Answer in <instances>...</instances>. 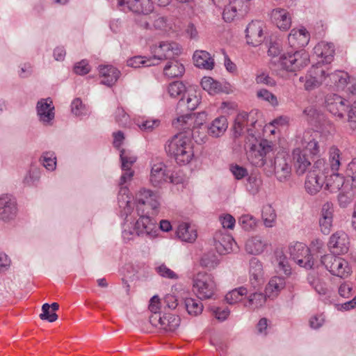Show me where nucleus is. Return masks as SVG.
<instances>
[{
    "label": "nucleus",
    "mask_w": 356,
    "mask_h": 356,
    "mask_svg": "<svg viewBox=\"0 0 356 356\" xmlns=\"http://www.w3.org/2000/svg\"><path fill=\"white\" fill-rule=\"evenodd\" d=\"M165 149L179 165L189 163L194 156L191 138L183 133L176 134L168 140Z\"/></svg>",
    "instance_id": "obj_1"
},
{
    "label": "nucleus",
    "mask_w": 356,
    "mask_h": 356,
    "mask_svg": "<svg viewBox=\"0 0 356 356\" xmlns=\"http://www.w3.org/2000/svg\"><path fill=\"white\" fill-rule=\"evenodd\" d=\"M340 151L335 147L330 149V163H327L330 172L323 175L325 188L331 193H335L341 189L344 181L343 177L337 173L340 165Z\"/></svg>",
    "instance_id": "obj_2"
},
{
    "label": "nucleus",
    "mask_w": 356,
    "mask_h": 356,
    "mask_svg": "<svg viewBox=\"0 0 356 356\" xmlns=\"http://www.w3.org/2000/svg\"><path fill=\"white\" fill-rule=\"evenodd\" d=\"M140 218L136 222L132 229H124L122 232V237L124 240L129 241L134 238V236H142L153 238L157 236V227L156 222L150 218L151 215L149 211L142 213L140 212Z\"/></svg>",
    "instance_id": "obj_3"
},
{
    "label": "nucleus",
    "mask_w": 356,
    "mask_h": 356,
    "mask_svg": "<svg viewBox=\"0 0 356 356\" xmlns=\"http://www.w3.org/2000/svg\"><path fill=\"white\" fill-rule=\"evenodd\" d=\"M348 102L336 94H330L326 96L325 106L333 116L341 120L344 114L348 112V120L349 122L356 121V101H355L348 111L349 105Z\"/></svg>",
    "instance_id": "obj_4"
},
{
    "label": "nucleus",
    "mask_w": 356,
    "mask_h": 356,
    "mask_svg": "<svg viewBox=\"0 0 356 356\" xmlns=\"http://www.w3.org/2000/svg\"><path fill=\"white\" fill-rule=\"evenodd\" d=\"M330 172V168L324 159H318L314 162L312 170L307 175L305 183L306 191L312 195H316L322 188L324 181L323 175Z\"/></svg>",
    "instance_id": "obj_5"
},
{
    "label": "nucleus",
    "mask_w": 356,
    "mask_h": 356,
    "mask_svg": "<svg viewBox=\"0 0 356 356\" xmlns=\"http://www.w3.org/2000/svg\"><path fill=\"white\" fill-rule=\"evenodd\" d=\"M279 63L284 70L295 72L309 65V56L303 49L292 50L282 54L279 58Z\"/></svg>",
    "instance_id": "obj_6"
},
{
    "label": "nucleus",
    "mask_w": 356,
    "mask_h": 356,
    "mask_svg": "<svg viewBox=\"0 0 356 356\" xmlns=\"http://www.w3.org/2000/svg\"><path fill=\"white\" fill-rule=\"evenodd\" d=\"M200 103V92L193 88H188L177 104V111L184 112L186 109L188 113L177 117L178 122L186 123L192 117V111H194Z\"/></svg>",
    "instance_id": "obj_7"
},
{
    "label": "nucleus",
    "mask_w": 356,
    "mask_h": 356,
    "mask_svg": "<svg viewBox=\"0 0 356 356\" xmlns=\"http://www.w3.org/2000/svg\"><path fill=\"white\" fill-rule=\"evenodd\" d=\"M136 202L138 214L140 212L145 213L147 211H149L152 216L159 213L160 202L159 196L156 193L145 188L141 189L136 195Z\"/></svg>",
    "instance_id": "obj_8"
},
{
    "label": "nucleus",
    "mask_w": 356,
    "mask_h": 356,
    "mask_svg": "<svg viewBox=\"0 0 356 356\" xmlns=\"http://www.w3.org/2000/svg\"><path fill=\"white\" fill-rule=\"evenodd\" d=\"M193 291L200 299H210L214 295L216 283L213 277L206 273H199L193 279Z\"/></svg>",
    "instance_id": "obj_9"
},
{
    "label": "nucleus",
    "mask_w": 356,
    "mask_h": 356,
    "mask_svg": "<svg viewBox=\"0 0 356 356\" xmlns=\"http://www.w3.org/2000/svg\"><path fill=\"white\" fill-rule=\"evenodd\" d=\"M291 258L300 267L312 269L314 266L309 248L304 243L296 242L289 247Z\"/></svg>",
    "instance_id": "obj_10"
},
{
    "label": "nucleus",
    "mask_w": 356,
    "mask_h": 356,
    "mask_svg": "<svg viewBox=\"0 0 356 356\" xmlns=\"http://www.w3.org/2000/svg\"><path fill=\"white\" fill-rule=\"evenodd\" d=\"M153 61L159 63L163 60H171L181 53V48L176 42H161L159 45L154 44L150 48Z\"/></svg>",
    "instance_id": "obj_11"
},
{
    "label": "nucleus",
    "mask_w": 356,
    "mask_h": 356,
    "mask_svg": "<svg viewBox=\"0 0 356 356\" xmlns=\"http://www.w3.org/2000/svg\"><path fill=\"white\" fill-rule=\"evenodd\" d=\"M149 323L154 327L162 329L165 332H174L179 326L180 318L171 314H152L149 318Z\"/></svg>",
    "instance_id": "obj_12"
},
{
    "label": "nucleus",
    "mask_w": 356,
    "mask_h": 356,
    "mask_svg": "<svg viewBox=\"0 0 356 356\" xmlns=\"http://www.w3.org/2000/svg\"><path fill=\"white\" fill-rule=\"evenodd\" d=\"M118 6L123 11L129 10L134 13L148 15L154 10L151 0H117Z\"/></svg>",
    "instance_id": "obj_13"
},
{
    "label": "nucleus",
    "mask_w": 356,
    "mask_h": 356,
    "mask_svg": "<svg viewBox=\"0 0 356 356\" xmlns=\"http://www.w3.org/2000/svg\"><path fill=\"white\" fill-rule=\"evenodd\" d=\"M270 143L267 140H263L258 146L253 145L248 156L252 165L257 167H262L266 164V155L272 151Z\"/></svg>",
    "instance_id": "obj_14"
},
{
    "label": "nucleus",
    "mask_w": 356,
    "mask_h": 356,
    "mask_svg": "<svg viewBox=\"0 0 356 356\" xmlns=\"http://www.w3.org/2000/svg\"><path fill=\"white\" fill-rule=\"evenodd\" d=\"M235 241L225 229H220L213 235V245L220 254H226L233 251Z\"/></svg>",
    "instance_id": "obj_15"
},
{
    "label": "nucleus",
    "mask_w": 356,
    "mask_h": 356,
    "mask_svg": "<svg viewBox=\"0 0 356 356\" xmlns=\"http://www.w3.org/2000/svg\"><path fill=\"white\" fill-rule=\"evenodd\" d=\"M17 213L16 200L10 195L0 196V220L8 222L13 220Z\"/></svg>",
    "instance_id": "obj_16"
},
{
    "label": "nucleus",
    "mask_w": 356,
    "mask_h": 356,
    "mask_svg": "<svg viewBox=\"0 0 356 356\" xmlns=\"http://www.w3.org/2000/svg\"><path fill=\"white\" fill-rule=\"evenodd\" d=\"M348 236L344 232H337L330 238L328 247L333 254H342L346 253L348 250Z\"/></svg>",
    "instance_id": "obj_17"
},
{
    "label": "nucleus",
    "mask_w": 356,
    "mask_h": 356,
    "mask_svg": "<svg viewBox=\"0 0 356 356\" xmlns=\"http://www.w3.org/2000/svg\"><path fill=\"white\" fill-rule=\"evenodd\" d=\"M263 26V22L259 20L248 24L245 29L248 44L257 47L264 41Z\"/></svg>",
    "instance_id": "obj_18"
},
{
    "label": "nucleus",
    "mask_w": 356,
    "mask_h": 356,
    "mask_svg": "<svg viewBox=\"0 0 356 356\" xmlns=\"http://www.w3.org/2000/svg\"><path fill=\"white\" fill-rule=\"evenodd\" d=\"M37 114L39 120L45 125L51 124L54 119V106L50 98L42 99L37 103Z\"/></svg>",
    "instance_id": "obj_19"
},
{
    "label": "nucleus",
    "mask_w": 356,
    "mask_h": 356,
    "mask_svg": "<svg viewBox=\"0 0 356 356\" xmlns=\"http://www.w3.org/2000/svg\"><path fill=\"white\" fill-rule=\"evenodd\" d=\"M292 158L296 172L298 175L306 172L313 160V157L302 151L301 147H296L293 150Z\"/></svg>",
    "instance_id": "obj_20"
},
{
    "label": "nucleus",
    "mask_w": 356,
    "mask_h": 356,
    "mask_svg": "<svg viewBox=\"0 0 356 356\" xmlns=\"http://www.w3.org/2000/svg\"><path fill=\"white\" fill-rule=\"evenodd\" d=\"M149 181L154 186H159L163 183H175L171 175L166 172V166L161 162L154 163L151 168Z\"/></svg>",
    "instance_id": "obj_21"
},
{
    "label": "nucleus",
    "mask_w": 356,
    "mask_h": 356,
    "mask_svg": "<svg viewBox=\"0 0 356 356\" xmlns=\"http://www.w3.org/2000/svg\"><path fill=\"white\" fill-rule=\"evenodd\" d=\"M273 167L274 173L280 181L284 182L289 179L291 168L284 154H278L275 157Z\"/></svg>",
    "instance_id": "obj_22"
},
{
    "label": "nucleus",
    "mask_w": 356,
    "mask_h": 356,
    "mask_svg": "<svg viewBox=\"0 0 356 356\" xmlns=\"http://www.w3.org/2000/svg\"><path fill=\"white\" fill-rule=\"evenodd\" d=\"M309 39L310 35L304 27L292 29L288 37L289 44L294 50L302 49L308 44Z\"/></svg>",
    "instance_id": "obj_23"
},
{
    "label": "nucleus",
    "mask_w": 356,
    "mask_h": 356,
    "mask_svg": "<svg viewBox=\"0 0 356 356\" xmlns=\"http://www.w3.org/2000/svg\"><path fill=\"white\" fill-rule=\"evenodd\" d=\"M309 156L314 157L319 154V146L310 131H305L298 141V147Z\"/></svg>",
    "instance_id": "obj_24"
},
{
    "label": "nucleus",
    "mask_w": 356,
    "mask_h": 356,
    "mask_svg": "<svg viewBox=\"0 0 356 356\" xmlns=\"http://www.w3.org/2000/svg\"><path fill=\"white\" fill-rule=\"evenodd\" d=\"M303 113L308 116L311 123L314 124L316 128L321 131H324L327 127L332 126L330 120H327L322 113L314 107L310 106L306 108Z\"/></svg>",
    "instance_id": "obj_25"
},
{
    "label": "nucleus",
    "mask_w": 356,
    "mask_h": 356,
    "mask_svg": "<svg viewBox=\"0 0 356 356\" xmlns=\"http://www.w3.org/2000/svg\"><path fill=\"white\" fill-rule=\"evenodd\" d=\"M314 51L316 56L323 58V63L328 64L333 60L335 49L332 43L321 41L314 47Z\"/></svg>",
    "instance_id": "obj_26"
},
{
    "label": "nucleus",
    "mask_w": 356,
    "mask_h": 356,
    "mask_svg": "<svg viewBox=\"0 0 356 356\" xmlns=\"http://www.w3.org/2000/svg\"><path fill=\"white\" fill-rule=\"evenodd\" d=\"M99 74L102 77L101 83L111 87L118 81L120 72L111 65H106L99 66Z\"/></svg>",
    "instance_id": "obj_27"
},
{
    "label": "nucleus",
    "mask_w": 356,
    "mask_h": 356,
    "mask_svg": "<svg viewBox=\"0 0 356 356\" xmlns=\"http://www.w3.org/2000/svg\"><path fill=\"white\" fill-rule=\"evenodd\" d=\"M271 18L277 26L283 31L289 29L291 26V19L289 13L282 8H275L272 10Z\"/></svg>",
    "instance_id": "obj_28"
},
{
    "label": "nucleus",
    "mask_w": 356,
    "mask_h": 356,
    "mask_svg": "<svg viewBox=\"0 0 356 356\" xmlns=\"http://www.w3.org/2000/svg\"><path fill=\"white\" fill-rule=\"evenodd\" d=\"M286 282L282 277L275 276L272 277L265 289V293L268 298H274L280 292L285 288Z\"/></svg>",
    "instance_id": "obj_29"
},
{
    "label": "nucleus",
    "mask_w": 356,
    "mask_h": 356,
    "mask_svg": "<svg viewBox=\"0 0 356 356\" xmlns=\"http://www.w3.org/2000/svg\"><path fill=\"white\" fill-rule=\"evenodd\" d=\"M250 282L254 288L260 285L262 282L263 267L261 263L256 258L250 261Z\"/></svg>",
    "instance_id": "obj_30"
},
{
    "label": "nucleus",
    "mask_w": 356,
    "mask_h": 356,
    "mask_svg": "<svg viewBox=\"0 0 356 356\" xmlns=\"http://www.w3.org/2000/svg\"><path fill=\"white\" fill-rule=\"evenodd\" d=\"M267 242L259 236L249 238L245 243V251L250 254H259L264 252Z\"/></svg>",
    "instance_id": "obj_31"
},
{
    "label": "nucleus",
    "mask_w": 356,
    "mask_h": 356,
    "mask_svg": "<svg viewBox=\"0 0 356 356\" xmlns=\"http://www.w3.org/2000/svg\"><path fill=\"white\" fill-rule=\"evenodd\" d=\"M243 0L230 1L224 6L222 17L225 22H230L233 21L237 15L238 10H241L243 5Z\"/></svg>",
    "instance_id": "obj_32"
},
{
    "label": "nucleus",
    "mask_w": 356,
    "mask_h": 356,
    "mask_svg": "<svg viewBox=\"0 0 356 356\" xmlns=\"http://www.w3.org/2000/svg\"><path fill=\"white\" fill-rule=\"evenodd\" d=\"M193 60L196 67L199 68L211 70L213 67V59L206 51H196L193 54Z\"/></svg>",
    "instance_id": "obj_33"
},
{
    "label": "nucleus",
    "mask_w": 356,
    "mask_h": 356,
    "mask_svg": "<svg viewBox=\"0 0 356 356\" xmlns=\"http://www.w3.org/2000/svg\"><path fill=\"white\" fill-rule=\"evenodd\" d=\"M185 72L183 64L175 59L170 60L163 68V74L168 78H177L181 76Z\"/></svg>",
    "instance_id": "obj_34"
},
{
    "label": "nucleus",
    "mask_w": 356,
    "mask_h": 356,
    "mask_svg": "<svg viewBox=\"0 0 356 356\" xmlns=\"http://www.w3.org/2000/svg\"><path fill=\"white\" fill-rule=\"evenodd\" d=\"M228 123L226 117L220 116L216 118L208 127V134L213 137L222 136L227 130Z\"/></svg>",
    "instance_id": "obj_35"
},
{
    "label": "nucleus",
    "mask_w": 356,
    "mask_h": 356,
    "mask_svg": "<svg viewBox=\"0 0 356 356\" xmlns=\"http://www.w3.org/2000/svg\"><path fill=\"white\" fill-rule=\"evenodd\" d=\"M131 199L128 188L121 186L118 195V202L119 207L124 209L126 215L131 211Z\"/></svg>",
    "instance_id": "obj_36"
},
{
    "label": "nucleus",
    "mask_w": 356,
    "mask_h": 356,
    "mask_svg": "<svg viewBox=\"0 0 356 356\" xmlns=\"http://www.w3.org/2000/svg\"><path fill=\"white\" fill-rule=\"evenodd\" d=\"M177 236L183 241L193 242L197 238V233L194 229H192L188 223H181L176 232Z\"/></svg>",
    "instance_id": "obj_37"
},
{
    "label": "nucleus",
    "mask_w": 356,
    "mask_h": 356,
    "mask_svg": "<svg viewBox=\"0 0 356 356\" xmlns=\"http://www.w3.org/2000/svg\"><path fill=\"white\" fill-rule=\"evenodd\" d=\"M201 86L210 95H216L224 91L222 84L209 76H204L202 79Z\"/></svg>",
    "instance_id": "obj_38"
},
{
    "label": "nucleus",
    "mask_w": 356,
    "mask_h": 356,
    "mask_svg": "<svg viewBox=\"0 0 356 356\" xmlns=\"http://www.w3.org/2000/svg\"><path fill=\"white\" fill-rule=\"evenodd\" d=\"M330 273L341 278L347 277L350 273L348 262L338 257L330 270Z\"/></svg>",
    "instance_id": "obj_39"
},
{
    "label": "nucleus",
    "mask_w": 356,
    "mask_h": 356,
    "mask_svg": "<svg viewBox=\"0 0 356 356\" xmlns=\"http://www.w3.org/2000/svg\"><path fill=\"white\" fill-rule=\"evenodd\" d=\"M330 81L327 84H334L338 88L343 89L348 83L349 76L347 72L343 71H336L328 74Z\"/></svg>",
    "instance_id": "obj_40"
},
{
    "label": "nucleus",
    "mask_w": 356,
    "mask_h": 356,
    "mask_svg": "<svg viewBox=\"0 0 356 356\" xmlns=\"http://www.w3.org/2000/svg\"><path fill=\"white\" fill-rule=\"evenodd\" d=\"M200 300L193 298H185V307L190 315L197 316L202 312L204 306Z\"/></svg>",
    "instance_id": "obj_41"
},
{
    "label": "nucleus",
    "mask_w": 356,
    "mask_h": 356,
    "mask_svg": "<svg viewBox=\"0 0 356 356\" xmlns=\"http://www.w3.org/2000/svg\"><path fill=\"white\" fill-rule=\"evenodd\" d=\"M266 297V294L264 295L262 293H251L248 298L247 302L245 303V306L251 309L259 308L264 305Z\"/></svg>",
    "instance_id": "obj_42"
},
{
    "label": "nucleus",
    "mask_w": 356,
    "mask_h": 356,
    "mask_svg": "<svg viewBox=\"0 0 356 356\" xmlns=\"http://www.w3.org/2000/svg\"><path fill=\"white\" fill-rule=\"evenodd\" d=\"M275 263L279 272L287 275L291 274V269L290 265L289 264L287 257L282 251L275 252Z\"/></svg>",
    "instance_id": "obj_43"
},
{
    "label": "nucleus",
    "mask_w": 356,
    "mask_h": 356,
    "mask_svg": "<svg viewBox=\"0 0 356 356\" xmlns=\"http://www.w3.org/2000/svg\"><path fill=\"white\" fill-rule=\"evenodd\" d=\"M247 293V289L243 286H241L227 293L225 298L227 303L233 305L241 301L243 296H246Z\"/></svg>",
    "instance_id": "obj_44"
},
{
    "label": "nucleus",
    "mask_w": 356,
    "mask_h": 356,
    "mask_svg": "<svg viewBox=\"0 0 356 356\" xmlns=\"http://www.w3.org/2000/svg\"><path fill=\"white\" fill-rule=\"evenodd\" d=\"M127 63L128 66L135 68L139 67L141 65L146 67L158 65V63L153 61L152 57L147 58L140 56H134L128 59Z\"/></svg>",
    "instance_id": "obj_45"
},
{
    "label": "nucleus",
    "mask_w": 356,
    "mask_h": 356,
    "mask_svg": "<svg viewBox=\"0 0 356 356\" xmlns=\"http://www.w3.org/2000/svg\"><path fill=\"white\" fill-rule=\"evenodd\" d=\"M120 157L121 160L122 170H129L136 161L137 157L129 150L122 149Z\"/></svg>",
    "instance_id": "obj_46"
},
{
    "label": "nucleus",
    "mask_w": 356,
    "mask_h": 356,
    "mask_svg": "<svg viewBox=\"0 0 356 356\" xmlns=\"http://www.w3.org/2000/svg\"><path fill=\"white\" fill-rule=\"evenodd\" d=\"M308 72L311 74V76H313L314 79L319 81L321 84L328 77L329 74L327 72V67L320 63L316 65H312Z\"/></svg>",
    "instance_id": "obj_47"
},
{
    "label": "nucleus",
    "mask_w": 356,
    "mask_h": 356,
    "mask_svg": "<svg viewBox=\"0 0 356 356\" xmlns=\"http://www.w3.org/2000/svg\"><path fill=\"white\" fill-rule=\"evenodd\" d=\"M276 217L275 211L271 205L266 204L264 206L262 209V218L266 227H273Z\"/></svg>",
    "instance_id": "obj_48"
},
{
    "label": "nucleus",
    "mask_w": 356,
    "mask_h": 356,
    "mask_svg": "<svg viewBox=\"0 0 356 356\" xmlns=\"http://www.w3.org/2000/svg\"><path fill=\"white\" fill-rule=\"evenodd\" d=\"M40 161L47 170L53 171L56 169V157L54 152H47L43 153L40 157Z\"/></svg>",
    "instance_id": "obj_49"
},
{
    "label": "nucleus",
    "mask_w": 356,
    "mask_h": 356,
    "mask_svg": "<svg viewBox=\"0 0 356 356\" xmlns=\"http://www.w3.org/2000/svg\"><path fill=\"white\" fill-rule=\"evenodd\" d=\"M248 114L243 113L237 115L233 127L235 137H238L243 133V128L247 122Z\"/></svg>",
    "instance_id": "obj_50"
},
{
    "label": "nucleus",
    "mask_w": 356,
    "mask_h": 356,
    "mask_svg": "<svg viewBox=\"0 0 356 356\" xmlns=\"http://www.w3.org/2000/svg\"><path fill=\"white\" fill-rule=\"evenodd\" d=\"M188 88L181 81H174L169 84L168 92L170 97H177L181 95H184Z\"/></svg>",
    "instance_id": "obj_51"
},
{
    "label": "nucleus",
    "mask_w": 356,
    "mask_h": 356,
    "mask_svg": "<svg viewBox=\"0 0 356 356\" xmlns=\"http://www.w3.org/2000/svg\"><path fill=\"white\" fill-rule=\"evenodd\" d=\"M261 185V180L256 176L250 175L247 179L246 188L252 195H255L259 191Z\"/></svg>",
    "instance_id": "obj_52"
},
{
    "label": "nucleus",
    "mask_w": 356,
    "mask_h": 356,
    "mask_svg": "<svg viewBox=\"0 0 356 356\" xmlns=\"http://www.w3.org/2000/svg\"><path fill=\"white\" fill-rule=\"evenodd\" d=\"M239 224L245 231L253 230L257 225L256 219L250 215H243L238 220Z\"/></svg>",
    "instance_id": "obj_53"
},
{
    "label": "nucleus",
    "mask_w": 356,
    "mask_h": 356,
    "mask_svg": "<svg viewBox=\"0 0 356 356\" xmlns=\"http://www.w3.org/2000/svg\"><path fill=\"white\" fill-rule=\"evenodd\" d=\"M115 122L122 127H126L129 123V116L122 107H118L115 113Z\"/></svg>",
    "instance_id": "obj_54"
},
{
    "label": "nucleus",
    "mask_w": 356,
    "mask_h": 356,
    "mask_svg": "<svg viewBox=\"0 0 356 356\" xmlns=\"http://www.w3.org/2000/svg\"><path fill=\"white\" fill-rule=\"evenodd\" d=\"M50 305L44 303L42 306V313L40 314L41 320H45L50 323L54 322L58 319V315L55 312L50 313Z\"/></svg>",
    "instance_id": "obj_55"
},
{
    "label": "nucleus",
    "mask_w": 356,
    "mask_h": 356,
    "mask_svg": "<svg viewBox=\"0 0 356 356\" xmlns=\"http://www.w3.org/2000/svg\"><path fill=\"white\" fill-rule=\"evenodd\" d=\"M257 97L265 101L268 102L273 106H277L278 104L276 96L266 89L259 90L257 92Z\"/></svg>",
    "instance_id": "obj_56"
},
{
    "label": "nucleus",
    "mask_w": 356,
    "mask_h": 356,
    "mask_svg": "<svg viewBox=\"0 0 356 356\" xmlns=\"http://www.w3.org/2000/svg\"><path fill=\"white\" fill-rule=\"evenodd\" d=\"M229 170L235 177L239 180L248 175V170L245 168L238 165L237 164H231L229 165Z\"/></svg>",
    "instance_id": "obj_57"
},
{
    "label": "nucleus",
    "mask_w": 356,
    "mask_h": 356,
    "mask_svg": "<svg viewBox=\"0 0 356 356\" xmlns=\"http://www.w3.org/2000/svg\"><path fill=\"white\" fill-rule=\"evenodd\" d=\"M160 122L157 120H146L138 121L137 124L139 128L145 131H152L154 128L159 127Z\"/></svg>",
    "instance_id": "obj_58"
},
{
    "label": "nucleus",
    "mask_w": 356,
    "mask_h": 356,
    "mask_svg": "<svg viewBox=\"0 0 356 356\" xmlns=\"http://www.w3.org/2000/svg\"><path fill=\"white\" fill-rule=\"evenodd\" d=\"M200 264L202 266L211 269L215 268L218 262L214 254H204L201 259Z\"/></svg>",
    "instance_id": "obj_59"
},
{
    "label": "nucleus",
    "mask_w": 356,
    "mask_h": 356,
    "mask_svg": "<svg viewBox=\"0 0 356 356\" xmlns=\"http://www.w3.org/2000/svg\"><path fill=\"white\" fill-rule=\"evenodd\" d=\"M90 71V67L88 60H82L76 63L74 67V72L79 75H85Z\"/></svg>",
    "instance_id": "obj_60"
},
{
    "label": "nucleus",
    "mask_w": 356,
    "mask_h": 356,
    "mask_svg": "<svg viewBox=\"0 0 356 356\" xmlns=\"http://www.w3.org/2000/svg\"><path fill=\"white\" fill-rule=\"evenodd\" d=\"M157 273L162 277L169 279H177V275L165 264H162L156 268Z\"/></svg>",
    "instance_id": "obj_61"
},
{
    "label": "nucleus",
    "mask_w": 356,
    "mask_h": 356,
    "mask_svg": "<svg viewBox=\"0 0 356 356\" xmlns=\"http://www.w3.org/2000/svg\"><path fill=\"white\" fill-rule=\"evenodd\" d=\"M336 254H325L324 256L321 257V263L325 266L326 269L330 272V270H332L334 263L335 262L336 259L338 257L335 255Z\"/></svg>",
    "instance_id": "obj_62"
},
{
    "label": "nucleus",
    "mask_w": 356,
    "mask_h": 356,
    "mask_svg": "<svg viewBox=\"0 0 356 356\" xmlns=\"http://www.w3.org/2000/svg\"><path fill=\"white\" fill-rule=\"evenodd\" d=\"M71 111L76 116H80L84 113L85 108L81 99L76 98L72 102Z\"/></svg>",
    "instance_id": "obj_63"
},
{
    "label": "nucleus",
    "mask_w": 356,
    "mask_h": 356,
    "mask_svg": "<svg viewBox=\"0 0 356 356\" xmlns=\"http://www.w3.org/2000/svg\"><path fill=\"white\" fill-rule=\"evenodd\" d=\"M346 174L348 177H351L353 181L352 186H356V159L352 160V161L348 164Z\"/></svg>",
    "instance_id": "obj_64"
}]
</instances>
